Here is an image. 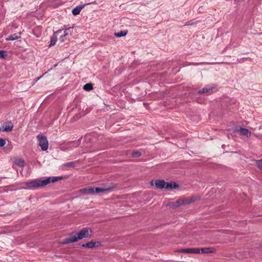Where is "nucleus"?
<instances>
[{"label": "nucleus", "mask_w": 262, "mask_h": 262, "mask_svg": "<svg viewBox=\"0 0 262 262\" xmlns=\"http://www.w3.org/2000/svg\"><path fill=\"white\" fill-rule=\"evenodd\" d=\"M141 154L139 151H136L133 152L132 156L133 157H139L141 156Z\"/></svg>", "instance_id": "23"}, {"label": "nucleus", "mask_w": 262, "mask_h": 262, "mask_svg": "<svg viewBox=\"0 0 262 262\" xmlns=\"http://www.w3.org/2000/svg\"><path fill=\"white\" fill-rule=\"evenodd\" d=\"M75 164V162H69V163H66L64 165L66 166L74 167Z\"/></svg>", "instance_id": "27"}, {"label": "nucleus", "mask_w": 262, "mask_h": 262, "mask_svg": "<svg viewBox=\"0 0 262 262\" xmlns=\"http://www.w3.org/2000/svg\"><path fill=\"white\" fill-rule=\"evenodd\" d=\"M150 184L151 186H155L157 189L170 190L179 187L178 184L172 181L170 183L165 182V181H150Z\"/></svg>", "instance_id": "2"}, {"label": "nucleus", "mask_w": 262, "mask_h": 262, "mask_svg": "<svg viewBox=\"0 0 262 262\" xmlns=\"http://www.w3.org/2000/svg\"><path fill=\"white\" fill-rule=\"evenodd\" d=\"M215 89V87L211 86H207L205 88H204L202 90H200L198 91L199 94H210L213 92V90Z\"/></svg>", "instance_id": "10"}, {"label": "nucleus", "mask_w": 262, "mask_h": 262, "mask_svg": "<svg viewBox=\"0 0 262 262\" xmlns=\"http://www.w3.org/2000/svg\"><path fill=\"white\" fill-rule=\"evenodd\" d=\"M54 181H52L54 182ZM51 181H29L25 183L26 186L23 187L25 189H36L46 186Z\"/></svg>", "instance_id": "3"}, {"label": "nucleus", "mask_w": 262, "mask_h": 262, "mask_svg": "<svg viewBox=\"0 0 262 262\" xmlns=\"http://www.w3.org/2000/svg\"><path fill=\"white\" fill-rule=\"evenodd\" d=\"M78 239L76 233H72L68 238L64 239L61 243L62 244H68L77 242Z\"/></svg>", "instance_id": "7"}, {"label": "nucleus", "mask_w": 262, "mask_h": 262, "mask_svg": "<svg viewBox=\"0 0 262 262\" xmlns=\"http://www.w3.org/2000/svg\"><path fill=\"white\" fill-rule=\"evenodd\" d=\"M89 229L84 228L80 230L79 232L77 233V237L79 240L81 239L84 237H91V235L89 234Z\"/></svg>", "instance_id": "6"}, {"label": "nucleus", "mask_w": 262, "mask_h": 262, "mask_svg": "<svg viewBox=\"0 0 262 262\" xmlns=\"http://www.w3.org/2000/svg\"><path fill=\"white\" fill-rule=\"evenodd\" d=\"M78 145V142H71L70 143V145H69V146L70 147H75V146H77V145Z\"/></svg>", "instance_id": "25"}, {"label": "nucleus", "mask_w": 262, "mask_h": 262, "mask_svg": "<svg viewBox=\"0 0 262 262\" xmlns=\"http://www.w3.org/2000/svg\"><path fill=\"white\" fill-rule=\"evenodd\" d=\"M13 125L11 123H9L8 125H3L2 128H0V131L10 132L13 128Z\"/></svg>", "instance_id": "18"}, {"label": "nucleus", "mask_w": 262, "mask_h": 262, "mask_svg": "<svg viewBox=\"0 0 262 262\" xmlns=\"http://www.w3.org/2000/svg\"><path fill=\"white\" fill-rule=\"evenodd\" d=\"M255 165L257 167L262 171V159L256 160L255 161Z\"/></svg>", "instance_id": "21"}, {"label": "nucleus", "mask_w": 262, "mask_h": 262, "mask_svg": "<svg viewBox=\"0 0 262 262\" xmlns=\"http://www.w3.org/2000/svg\"><path fill=\"white\" fill-rule=\"evenodd\" d=\"M13 162L15 165H16L19 167H23L25 165V161L21 158H14Z\"/></svg>", "instance_id": "14"}, {"label": "nucleus", "mask_w": 262, "mask_h": 262, "mask_svg": "<svg viewBox=\"0 0 262 262\" xmlns=\"http://www.w3.org/2000/svg\"><path fill=\"white\" fill-rule=\"evenodd\" d=\"M180 252L184 253H200V248H186L180 250Z\"/></svg>", "instance_id": "8"}, {"label": "nucleus", "mask_w": 262, "mask_h": 262, "mask_svg": "<svg viewBox=\"0 0 262 262\" xmlns=\"http://www.w3.org/2000/svg\"><path fill=\"white\" fill-rule=\"evenodd\" d=\"M215 252L216 249L213 247L200 248V252L202 253H212Z\"/></svg>", "instance_id": "11"}, {"label": "nucleus", "mask_w": 262, "mask_h": 262, "mask_svg": "<svg viewBox=\"0 0 262 262\" xmlns=\"http://www.w3.org/2000/svg\"><path fill=\"white\" fill-rule=\"evenodd\" d=\"M19 37H20L19 35H17L16 34H13L12 35H10L6 39V40H14L18 39Z\"/></svg>", "instance_id": "19"}, {"label": "nucleus", "mask_w": 262, "mask_h": 262, "mask_svg": "<svg viewBox=\"0 0 262 262\" xmlns=\"http://www.w3.org/2000/svg\"><path fill=\"white\" fill-rule=\"evenodd\" d=\"M7 56V54L5 51H0V57L5 58Z\"/></svg>", "instance_id": "24"}, {"label": "nucleus", "mask_w": 262, "mask_h": 262, "mask_svg": "<svg viewBox=\"0 0 262 262\" xmlns=\"http://www.w3.org/2000/svg\"><path fill=\"white\" fill-rule=\"evenodd\" d=\"M90 3L86 4L84 5H80L77 6L76 8L73 9L72 13L74 15H77L79 14L81 11V10L84 7V6L86 5H89Z\"/></svg>", "instance_id": "12"}, {"label": "nucleus", "mask_w": 262, "mask_h": 262, "mask_svg": "<svg viewBox=\"0 0 262 262\" xmlns=\"http://www.w3.org/2000/svg\"><path fill=\"white\" fill-rule=\"evenodd\" d=\"M71 28H69L64 30L63 35H61L59 37V40L60 42L64 41L66 40V37L71 34Z\"/></svg>", "instance_id": "15"}, {"label": "nucleus", "mask_w": 262, "mask_h": 262, "mask_svg": "<svg viewBox=\"0 0 262 262\" xmlns=\"http://www.w3.org/2000/svg\"><path fill=\"white\" fill-rule=\"evenodd\" d=\"M37 138L38 140L39 145L40 146L41 149L43 151L47 150L49 145L47 138L41 134H39L37 135Z\"/></svg>", "instance_id": "5"}, {"label": "nucleus", "mask_w": 262, "mask_h": 262, "mask_svg": "<svg viewBox=\"0 0 262 262\" xmlns=\"http://www.w3.org/2000/svg\"><path fill=\"white\" fill-rule=\"evenodd\" d=\"M126 34H127L126 31H121L120 32L115 33V35L116 37H121L125 36L126 35Z\"/></svg>", "instance_id": "22"}, {"label": "nucleus", "mask_w": 262, "mask_h": 262, "mask_svg": "<svg viewBox=\"0 0 262 262\" xmlns=\"http://www.w3.org/2000/svg\"><path fill=\"white\" fill-rule=\"evenodd\" d=\"M116 185L113 183L103 184L99 187H90L89 188H85L80 190V191L85 193L93 194L95 192L100 193L104 192L107 191H110L115 188Z\"/></svg>", "instance_id": "1"}, {"label": "nucleus", "mask_w": 262, "mask_h": 262, "mask_svg": "<svg viewBox=\"0 0 262 262\" xmlns=\"http://www.w3.org/2000/svg\"><path fill=\"white\" fill-rule=\"evenodd\" d=\"M101 243L99 242H94L93 241H91L86 244H83L82 246L85 248H93L95 247H99Z\"/></svg>", "instance_id": "9"}, {"label": "nucleus", "mask_w": 262, "mask_h": 262, "mask_svg": "<svg viewBox=\"0 0 262 262\" xmlns=\"http://www.w3.org/2000/svg\"><path fill=\"white\" fill-rule=\"evenodd\" d=\"M6 144V141L4 139H0V146L3 147Z\"/></svg>", "instance_id": "26"}, {"label": "nucleus", "mask_w": 262, "mask_h": 262, "mask_svg": "<svg viewBox=\"0 0 262 262\" xmlns=\"http://www.w3.org/2000/svg\"><path fill=\"white\" fill-rule=\"evenodd\" d=\"M194 201L193 198L190 199H180L170 204V206L172 208H175L182 205L189 204Z\"/></svg>", "instance_id": "4"}, {"label": "nucleus", "mask_w": 262, "mask_h": 262, "mask_svg": "<svg viewBox=\"0 0 262 262\" xmlns=\"http://www.w3.org/2000/svg\"><path fill=\"white\" fill-rule=\"evenodd\" d=\"M62 32V30H59L56 32L54 33L53 36L51 38V41L50 46H53L56 43V42L57 41V35L61 33Z\"/></svg>", "instance_id": "13"}, {"label": "nucleus", "mask_w": 262, "mask_h": 262, "mask_svg": "<svg viewBox=\"0 0 262 262\" xmlns=\"http://www.w3.org/2000/svg\"><path fill=\"white\" fill-rule=\"evenodd\" d=\"M68 178L67 176H64L61 177H50L46 178L45 180H61L62 179H67Z\"/></svg>", "instance_id": "17"}, {"label": "nucleus", "mask_w": 262, "mask_h": 262, "mask_svg": "<svg viewBox=\"0 0 262 262\" xmlns=\"http://www.w3.org/2000/svg\"><path fill=\"white\" fill-rule=\"evenodd\" d=\"M238 132L247 137H249L251 134V133L248 129L242 127L238 130Z\"/></svg>", "instance_id": "16"}, {"label": "nucleus", "mask_w": 262, "mask_h": 262, "mask_svg": "<svg viewBox=\"0 0 262 262\" xmlns=\"http://www.w3.org/2000/svg\"><path fill=\"white\" fill-rule=\"evenodd\" d=\"M83 88L84 90L89 91L93 89V85L91 83H86L84 85Z\"/></svg>", "instance_id": "20"}]
</instances>
